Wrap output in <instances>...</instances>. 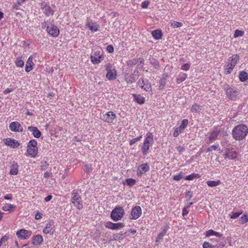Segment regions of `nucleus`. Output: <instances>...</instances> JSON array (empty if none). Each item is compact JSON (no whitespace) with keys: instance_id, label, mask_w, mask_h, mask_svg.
<instances>
[{"instance_id":"1","label":"nucleus","mask_w":248,"mask_h":248,"mask_svg":"<svg viewBox=\"0 0 248 248\" xmlns=\"http://www.w3.org/2000/svg\"><path fill=\"white\" fill-rule=\"evenodd\" d=\"M248 134V127L245 124H239L235 126L232 130V136L236 140H242Z\"/></svg>"},{"instance_id":"2","label":"nucleus","mask_w":248,"mask_h":248,"mask_svg":"<svg viewBox=\"0 0 248 248\" xmlns=\"http://www.w3.org/2000/svg\"><path fill=\"white\" fill-rule=\"evenodd\" d=\"M240 60L238 54H234L230 57L224 67V73L225 75L231 74Z\"/></svg>"},{"instance_id":"3","label":"nucleus","mask_w":248,"mask_h":248,"mask_svg":"<svg viewBox=\"0 0 248 248\" xmlns=\"http://www.w3.org/2000/svg\"><path fill=\"white\" fill-rule=\"evenodd\" d=\"M41 27L46 29L47 33L53 37H57L60 34L59 29L52 22L45 21L41 23Z\"/></svg>"},{"instance_id":"4","label":"nucleus","mask_w":248,"mask_h":248,"mask_svg":"<svg viewBox=\"0 0 248 248\" xmlns=\"http://www.w3.org/2000/svg\"><path fill=\"white\" fill-rule=\"evenodd\" d=\"M154 142L153 134L151 132H147L146 134L145 139L141 147V151L144 155H147L150 147L153 146Z\"/></svg>"},{"instance_id":"5","label":"nucleus","mask_w":248,"mask_h":248,"mask_svg":"<svg viewBox=\"0 0 248 248\" xmlns=\"http://www.w3.org/2000/svg\"><path fill=\"white\" fill-rule=\"evenodd\" d=\"M125 214L123 207L120 206H116L111 211L110 217L114 221L121 220Z\"/></svg>"},{"instance_id":"6","label":"nucleus","mask_w":248,"mask_h":248,"mask_svg":"<svg viewBox=\"0 0 248 248\" xmlns=\"http://www.w3.org/2000/svg\"><path fill=\"white\" fill-rule=\"evenodd\" d=\"M71 202L78 209L80 210L83 208V202L81 196L77 190H73L72 193Z\"/></svg>"},{"instance_id":"7","label":"nucleus","mask_w":248,"mask_h":248,"mask_svg":"<svg viewBox=\"0 0 248 248\" xmlns=\"http://www.w3.org/2000/svg\"><path fill=\"white\" fill-rule=\"evenodd\" d=\"M90 58L93 64H99L104 58L103 52L100 50H97L91 56Z\"/></svg>"},{"instance_id":"8","label":"nucleus","mask_w":248,"mask_h":248,"mask_svg":"<svg viewBox=\"0 0 248 248\" xmlns=\"http://www.w3.org/2000/svg\"><path fill=\"white\" fill-rule=\"evenodd\" d=\"M106 69L107 71L106 74L107 78L109 80H113L116 78L117 72L116 70L113 68L112 65L109 63L106 65Z\"/></svg>"},{"instance_id":"9","label":"nucleus","mask_w":248,"mask_h":248,"mask_svg":"<svg viewBox=\"0 0 248 248\" xmlns=\"http://www.w3.org/2000/svg\"><path fill=\"white\" fill-rule=\"evenodd\" d=\"M225 90L227 97L230 99L235 100L238 98L239 92L235 89L228 86L225 88Z\"/></svg>"},{"instance_id":"10","label":"nucleus","mask_w":248,"mask_h":248,"mask_svg":"<svg viewBox=\"0 0 248 248\" xmlns=\"http://www.w3.org/2000/svg\"><path fill=\"white\" fill-rule=\"evenodd\" d=\"M40 6L41 10L46 16H49L54 15V11L46 2L45 1L42 2L40 3Z\"/></svg>"},{"instance_id":"11","label":"nucleus","mask_w":248,"mask_h":248,"mask_svg":"<svg viewBox=\"0 0 248 248\" xmlns=\"http://www.w3.org/2000/svg\"><path fill=\"white\" fill-rule=\"evenodd\" d=\"M55 225L53 220H50L46 225L45 227L43 230V232L45 234H50L52 235L54 234L55 232Z\"/></svg>"},{"instance_id":"12","label":"nucleus","mask_w":248,"mask_h":248,"mask_svg":"<svg viewBox=\"0 0 248 248\" xmlns=\"http://www.w3.org/2000/svg\"><path fill=\"white\" fill-rule=\"evenodd\" d=\"M105 226L106 228L112 230H118L124 228V224L121 222L115 223L110 221H107L105 223Z\"/></svg>"},{"instance_id":"13","label":"nucleus","mask_w":248,"mask_h":248,"mask_svg":"<svg viewBox=\"0 0 248 248\" xmlns=\"http://www.w3.org/2000/svg\"><path fill=\"white\" fill-rule=\"evenodd\" d=\"M32 232L31 231H28L25 229H21L16 232V235L18 238L20 239H27L31 235Z\"/></svg>"},{"instance_id":"14","label":"nucleus","mask_w":248,"mask_h":248,"mask_svg":"<svg viewBox=\"0 0 248 248\" xmlns=\"http://www.w3.org/2000/svg\"><path fill=\"white\" fill-rule=\"evenodd\" d=\"M142 214V210L140 206H136L133 207L131 212V219L136 220L139 218Z\"/></svg>"},{"instance_id":"15","label":"nucleus","mask_w":248,"mask_h":248,"mask_svg":"<svg viewBox=\"0 0 248 248\" xmlns=\"http://www.w3.org/2000/svg\"><path fill=\"white\" fill-rule=\"evenodd\" d=\"M4 143L12 148H15L18 147L20 145L19 142L13 139L6 138L4 139Z\"/></svg>"},{"instance_id":"16","label":"nucleus","mask_w":248,"mask_h":248,"mask_svg":"<svg viewBox=\"0 0 248 248\" xmlns=\"http://www.w3.org/2000/svg\"><path fill=\"white\" fill-rule=\"evenodd\" d=\"M116 118L115 114L112 111L106 112L103 115L102 119L108 123H112Z\"/></svg>"},{"instance_id":"17","label":"nucleus","mask_w":248,"mask_h":248,"mask_svg":"<svg viewBox=\"0 0 248 248\" xmlns=\"http://www.w3.org/2000/svg\"><path fill=\"white\" fill-rule=\"evenodd\" d=\"M10 129L13 132H22L23 128L21 124L17 122H13L9 125Z\"/></svg>"},{"instance_id":"18","label":"nucleus","mask_w":248,"mask_h":248,"mask_svg":"<svg viewBox=\"0 0 248 248\" xmlns=\"http://www.w3.org/2000/svg\"><path fill=\"white\" fill-rule=\"evenodd\" d=\"M150 167L147 163L140 165L138 168L137 174L139 176L141 175L149 170Z\"/></svg>"},{"instance_id":"19","label":"nucleus","mask_w":248,"mask_h":248,"mask_svg":"<svg viewBox=\"0 0 248 248\" xmlns=\"http://www.w3.org/2000/svg\"><path fill=\"white\" fill-rule=\"evenodd\" d=\"M220 133V130L217 128H215L210 134V135L208 137V140L209 141V143H211L214 141L216 140L219 134Z\"/></svg>"},{"instance_id":"20","label":"nucleus","mask_w":248,"mask_h":248,"mask_svg":"<svg viewBox=\"0 0 248 248\" xmlns=\"http://www.w3.org/2000/svg\"><path fill=\"white\" fill-rule=\"evenodd\" d=\"M28 130L30 131L36 138H39L41 136L40 131L35 126H30L28 127Z\"/></svg>"},{"instance_id":"21","label":"nucleus","mask_w":248,"mask_h":248,"mask_svg":"<svg viewBox=\"0 0 248 248\" xmlns=\"http://www.w3.org/2000/svg\"><path fill=\"white\" fill-rule=\"evenodd\" d=\"M33 58L31 56H30L28 59L27 61L26 62V66H25V71L26 72H30L31 71L33 68L34 63L33 62Z\"/></svg>"},{"instance_id":"22","label":"nucleus","mask_w":248,"mask_h":248,"mask_svg":"<svg viewBox=\"0 0 248 248\" xmlns=\"http://www.w3.org/2000/svg\"><path fill=\"white\" fill-rule=\"evenodd\" d=\"M43 238L41 235L37 234L32 237V244L35 245H39L43 243Z\"/></svg>"},{"instance_id":"23","label":"nucleus","mask_w":248,"mask_h":248,"mask_svg":"<svg viewBox=\"0 0 248 248\" xmlns=\"http://www.w3.org/2000/svg\"><path fill=\"white\" fill-rule=\"evenodd\" d=\"M27 152L30 156L35 157L38 154V148L37 147H31L27 146Z\"/></svg>"},{"instance_id":"24","label":"nucleus","mask_w":248,"mask_h":248,"mask_svg":"<svg viewBox=\"0 0 248 248\" xmlns=\"http://www.w3.org/2000/svg\"><path fill=\"white\" fill-rule=\"evenodd\" d=\"M86 26L91 31H97L99 30V26L96 23L94 22L91 23L90 22H87Z\"/></svg>"},{"instance_id":"25","label":"nucleus","mask_w":248,"mask_h":248,"mask_svg":"<svg viewBox=\"0 0 248 248\" xmlns=\"http://www.w3.org/2000/svg\"><path fill=\"white\" fill-rule=\"evenodd\" d=\"M152 35L154 38L156 40L161 39L163 36L161 31L159 30H156L152 31Z\"/></svg>"},{"instance_id":"26","label":"nucleus","mask_w":248,"mask_h":248,"mask_svg":"<svg viewBox=\"0 0 248 248\" xmlns=\"http://www.w3.org/2000/svg\"><path fill=\"white\" fill-rule=\"evenodd\" d=\"M18 165L17 163L14 161L11 166L10 173L11 175H16L18 173Z\"/></svg>"},{"instance_id":"27","label":"nucleus","mask_w":248,"mask_h":248,"mask_svg":"<svg viewBox=\"0 0 248 248\" xmlns=\"http://www.w3.org/2000/svg\"><path fill=\"white\" fill-rule=\"evenodd\" d=\"M126 232L124 233H116L113 235V240L119 241L124 239L125 237Z\"/></svg>"},{"instance_id":"28","label":"nucleus","mask_w":248,"mask_h":248,"mask_svg":"<svg viewBox=\"0 0 248 248\" xmlns=\"http://www.w3.org/2000/svg\"><path fill=\"white\" fill-rule=\"evenodd\" d=\"M206 236L209 237L210 236L215 235L217 237H220L222 234L219 232L214 231L213 230H209L205 232Z\"/></svg>"},{"instance_id":"29","label":"nucleus","mask_w":248,"mask_h":248,"mask_svg":"<svg viewBox=\"0 0 248 248\" xmlns=\"http://www.w3.org/2000/svg\"><path fill=\"white\" fill-rule=\"evenodd\" d=\"M187 75L186 73H180L178 77L176 79V82L180 84L185 81L187 78Z\"/></svg>"},{"instance_id":"30","label":"nucleus","mask_w":248,"mask_h":248,"mask_svg":"<svg viewBox=\"0 0 248 248\" xmlns=\"http://www.w3.org/2000/svg\"><path fill=\"white\" fill-rule=\"evenodd\" d=\"M239 80L244 82L248 79V74L245 71H240L239 74Z\"/></svg>"},{"instance_id":"31","label":"nucleus","mask_w":248,"mask_h":248,"mask_svg":"<svg viewBox=\"0 0 248 248\" xmlns=\"http://www.w3.org/2000/svg\"><path fill=\"white\" fill-rule=\"evenodd\" d=\"M206 183L210 187H215L221 184V181L219 180L217 181L210 180L207 181Z\"/></svg>"},{"instance_id":"32","label":"nucleus","mask_w":248,"mask_h":248,"mask_svg":"<svg viewBox=\"0 0 248 248\" xmlns=\"http://www.w3.org/2000/svg\"><path fill=\"white\" fill-rule=\"evenodd\" d=\"M134 99L138 103L142 104L144 103L145 98L140 95H134Z\"/></svg>"},{"instance_id":"33","label":"nucleus","mask_w":248,"mask_h":248,"mask_svg":"<svg viewBox=\"0 0 248 248\" xmlns=\"http://www.w3.org/2000/svg\"><path fill=\"white\" fill-rule=\"evenodd\" d=\"M16 206L11 204H6L2 206V209L4 211H9L13 209H15Z\"/></svg>"},{"instance_id":"34","label":"nucleus","mask_w":248,"mask_h":248,"mask_svg":"<svg viewBox=\"0 0 248 248\" xmlns=\"http://www.w3.org/2000/svg\"><path fill=\"white\" fill-rule=\"evenodd\" d=\"M228 151L229 153V159H234L237 157V153L235 151L228 149Z\"/></svg>"},{"instance_id":"35","label":"nucleus","mask_w":248,"mask_h":248,"mask_svg":"<svg viewBox=\"0 0 248 248\" xmlns=\"http://www.w3.org/2000/svg\"><path fill=\"white\" fill-rule=\"evenodd\" d=\"M184 131V129L182 127H181L180 126L176 127L174 131L173 132V136L174 137H177V136H179V135L181 133H182Z\"/></svg>"},{"instance_id":"36","label":"nucleus","mask_w":248,"mask_h":248,"mask_svg":"<svg viewBox=\"0 0 248 248\" xmlns=\"http://www.w3.org/2000/svg\"><path fill=\"white\" fill-rule=\"evenodd\" d=\"M170 26L173 28H176L181 27L183 24L181 22L173 20L170 21Z\"/></svg>"},{"instance_id":"37","label":"nucleus","mask_w":248,"mask_h":248,"mask_svg":"<svg viewBox=\"0 0 248 248\" xmlns=\"http://www.w3.org/2000/svg\"><path fill=\"white\" fill-rule=\"evenodd\" d=\"M15 64L17 67H22L24 64V62L21 58H17L15 61Z\"/></svg>"},{"instance_id":"38","label":"nucleus","mask_w":248,"mask_h":248,"mask_svg":"<svg viewBox=\"0 0 248 248\" xmlns=\"http://www.w3.org/2000/svg\"><path fill=\"white\" fill-rule=\"evenodd\" d=\"M141 88L146 91L152 92V88L150 83H144L140 86Z\"/></svg>"},{"instance_id":"39","label":"nucleus","mask_w":248,"mask_h":248,"mask_svg":"<svg viewBox=\"0 0 248 248\" xmlns=\"http://www.w3.org/2000/svg\"><path fill=\"white\" fill-rule=\"evenodd\" d=\"M200 176L198 174L192 173L186 177L185 179L186 180H192L195 178H199Z\"/></svg>"},{"instance_id":"40","label":"nucleus","mask_w":248,"mask_h":248,"mask_svg":"<svg viewBox=\"0 0 248 248\" xmlns=\"http://www.w3.org/2000/svg\"><path fill=\"white\" fill-rule=\"evenodd\" d=\"M244 34V31L239 30H236L234 31V33L233 34L234 38H237L239 37L243 36Z\"/></svg>"},{"instance_id":"41","label":"nucleus","mask_w":248,"mask_h":248,"mask_svg":"<svg viewBox=\"0 0 248 248\" xmlns=\"http://www.w3.org/2000/svg\"><path fill=\"white\" fill-rule=\"evenodd\" d=\"M207 152H210L212 151L219 150L220 151L218 145H213L208 148L206 150Z\"/></svg>"},{"instance_id":"42","label":"nucleus","mask_w":248,"mask_h":248,"mask_svg":"<svg viewBox=\"0 0 248 248\" xmlns=\"http://www.w3.org/2000/svg\"><path fill=\"white\" fill-rule=\"evenodd\" d=\"M125 181L126 184L130 186H133L136 184V180L132 178L127 179Z\"/></svg>"},{"instance_id":"43","label":"nucleus","mask_w":248,"mask_h":248,"mask_svg":"<svg viewBox=\"0 0 248 248\" xmlns=\"http://www.w3.org/2000/svg\"><path fill=\"white\" fill-rule=\"evenodd\" d=\"M184 177V174L183 172H181L178 175H174L173 176V179L175 181H179Z\"/></svg>"},{"instance_id":"44","label":"nucleus","mask_w":248,"mask_h":248,"mask_svg":"<svg viewBox=\"0 0 248 248\" xmlns=\"http://www.w3.org/2000/svg\"><path fill=\"white\" fill-rule=\"evenodd\" d=\"M203 248H216L218 247L217 245H213L207 242H204L202 245Z\"/></svg>"},{"instance_id":"45","label":"nucleus","mask_w":248,"mask_h":248,"mask_svg":"<svg viewBox=\"0 0 248 248\" xmlns=\"http://www.w3.org/2000/svg\"><path fill=\"white\" fill-rule=\"evenodd\" d=\"M242 213H243V212L242 211H241L240 212H232V215H231L230 217L232 219H236L238 217H239V216L240 215H241Z\"/></svg>"},{"instance_id":"46","label":"nucleus","mask_w":248,"mask_h":248,"mask_svg":"<svg viewBox=\"0 0 248 248\" xmlns=\"http://www.w3.org/2000/svg\"><path fill=\"white\" fill-rule=\"evenodd\" d=\"M37 141L34 140H32L29 142L28 146H30L31 147H37Z\"/></svg>"},{"instance_id":"47","label":"nucleus","mask_w":248,"mask_h":248,"mask_svg":"<svg viewBox=\"0 0 248 248\" xmlns=\"http://www.w3.org/2000/svg\"><path fill=\"white\" fill-rule=\"evenodd\" d=\"M190 67V64L189 63H185L182 65L181 67V69L184 71H187L189 70Z\"/></svg>"},{"instance_id":"48","label":"nucleus","mask_w":248,"mask_h":248,"mask_svg":"<svg viewBox=\"0 0 248 248\" xmlns=\"http://www.w3.org/2000/svg\"><path fill=\"white\" fill-rule=\"evenodd\" d=\"M84 170L86 172H90L92 171V166L90 164H85L84 165Z\"/></svg>"},{"instance_id":"49","label":"nucleus","mask_w":248,"mask_h":248,"mask_svg":"<svg viewBox=\"0 0 248 248\" xmlns=\"http://www.w3.org/2000/svg\"><path fill=\"white\" fill-rule=\"evenodd\" d=\"M242 224H244L248 222V215H244L240 218Z\"/></svg>"},{"instance_id":"50","label":"nucleus","mask_w":248,"mask_h":248,"mask_svg":"<svg viewBox=\"0 0 248 248\" xmlns=\"http://www.w3.org/2000/svg\"><path fill=\"white\" fill-rule=\"evenodd\" d=\"M166 233H165L164 232H163V231H162L161 232H160L159 233V234L158 235L157 238H156V241L155 242H159L160 240H162L163 239V238L164 237V236L166 234Z\"/></svg>"},{"instance_id":"51","label":"nucleus","mask_w":248,"mask_h":248,"mask_svg":"<svg viewBox=\"0 0 248 248\" xmlns=\"http://www.w3.org/2000/svg\"><path fill=\"white\" fill-rule=\"evenodd\" d=\"M142 138V136H140L138 137H137L136 138H134L130 140V145H132L133 144H135L136 142L140 140V139Z\"/></svg>"},{"instance_id":"52","label":"nucleus","mask_w":248,"mask_h":248,"mask_svg":"<svg viewBox=\"0 0 248 248\" xmlns=\"http://www.w3.org/2000/svg\"><path fill=\"white\" fill-rule=\"evenodd\" d=\"M188 124V121L187 119H184L182 121V124L180 125L181 127H182L184 130L185 128L187 126Z\"/></svg>"},{"instance_id":"53","label":"nucleus","mask_w":248,"mask_h":248,"mask_svg":"<svg viewBox=\"0 0 248 248\" xmlns=\"http://www.w3.org/2000/svg\"><path fill=\"white\" fill-rule=\"evenodd\" d=\"M22 2L19 0L16 2H15L13 5V9L14 10H18L19 6L21 5Z\"/></svg>"},{"instance_id":"54","label":"nucleus","mask_w":248,"mask_h":248,"mask_svg":"<svg viewBox=\"0 0 248 248\" xmlns=\"http://www.w3.org/2000/svg\"><path fill=\"white\" fill-rule=\"evenodd\" d=\"M138 60L136 59H133L129 60L127 62V65H136L138 62Z\"/></svg>"},{"instance_id":"55","label":"nucleus","mask_w":248,"mask_h":248,"mask_svg":"<svg viewBox=\"0 0 248 248\" xmlns=\"http://www.w3.org/2000/svg\"><path fill=\"white\" fill-rule=\"evenodd\" d=\"M192 196V192L191 191H188L186 194V198L187 201L190 200Z\"/></svg>"},{"instance_id":"56","label":"nucleus","mask_w":248,"mask_h":248,"mask_svg":"<svg viewBox=\"0 0 248 248\" xmlns=\"http://www.w3.org/2000/svg\"><path fill=\"white\" fill-rule=\"evenodd\" d=\"M150 2L149 1H144L142 2L141 6L142 8H147Z\"/></svg>"},{"instance_id":"57","label":"nucleus","mask_w":248,"mask_h":248,"mask_svg":"<svg viewBox=\"0 0 248 248\" xmlns=\"http://www.w3.org/2000/svg\"><path fill=\"white\" fill-rule=\"evenodd\" d=\"M8 239V237L6 235L3 236L0 240V247L1 246L3 243L5 242Z\"/></svg>"},{"instance_id":"58","label":"nucleus","mask_w":248,"mask_h":248,"mask_svg":"<svg viewBox=\"0 0 248 248\" xmlns=\"http://www.w3.org/2000/svg\"><path fill=\"white\" fill-rule=\"evenodd\" d=\"M106 50L109 53H112L114 51V48L112 46L108 45L107 46Z\"/></svg>"},{"instance_id":"59","label":"nucleus","mask_w":248,"mask_h":248,"mask_svg":"<svg viewBox=\"0 0 248 248\" xmlns=\"http://www.w3.org/2000/svg\"><path fill=\"white\" fill-rule=\"evenodd\" d=\"M42 217V214L39 212H36L35 215V218L36 220H39Z\"/></svg>"},{"instance_id":"60","label":"nucleus","mask_w":248,"mask_h":248,"mask_svg":"<svg viewBox=\"0 0 248 248\" xmlns=\"http://www.w3.org/2000/svg\"><path fill=\"white\" fill-rule=\"evenodd\" d=\"M4 199L6 200H12L13 199V196L12 194H6L4 197Z\"/></svg>"},{"instance_id":"61","label":"nucleus","mask_w":248,"mask_h":248,"mask_svg":"<svg viewBox=\"0 0 248 248\" xmlns=\"http://www.w3.org/2000/svg\"><path fill=\"white\" fill-rule=\"evenodd\" d=\"M187 208H186V207H185L183 210H182V215L183 216H186L187 215L188 213V211L187 210Z\"/></svg>"},{"instance_id":"62","label":"nucleus","mask_w":248,"mask_h":248,"mask_svg":"<svg viewBox=\"0 0 248 248\" xmlns=\"http://www.w3.org/2000/svg\"><path fill=\"white\" fill-rule=\"evenodd\" d=\"M52 198V195H49L47 196H46L45 198V201L46 202H49V201H50Z\"/></svg>"},{"instance_id":"63","label":"nucleus","mask_w":248,"mask_h":248,"mask_svg":"<svg viewBox=\"0 0 248 248\" xmlns=\"http://www.w3.org/2000/svg\"><path fill=\"white\" fill-rule=\"evenodd\" d=\"M12 89L10 88H7L3 91V93L6 94L12 92Z\"/></svg>"},{"instance_id":"64","label":"nucleus","mask_w":248,"mask_h":248,"mask_svg":"<svg viewBox=\"0 0 248 248\" xmlns=\"http://www.w3.org/2000/svg\"><path fill=\"white\" fill-rule=\"evenodd\" d=\"M169 228H170L169 226L168 225H167L166 226H165L164 227L162 231H163V232H164L165 233H166Z\"/></svg>"}]
</instances>
